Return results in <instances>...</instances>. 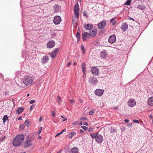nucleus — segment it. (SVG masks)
<instances>
[{"instance_id":"nucleus-1","label":"nucleus","mask_w":153,"mask_h":153,"mask_svg":"<svg viewBox=\"0 0 153 153\" xmlns=\"http://www.w3.org/2000/svg\"><path fill=\"white\" fill-rule=\"evenodd\" d=\"M24 139V136L23 134H20L17 135L13 139L12 143L15 146H18L20 145Z\"/></svg>"},{"instance_id":"nucleus-2","label":"nucleus","mask_w":153,"mask_h":153,"mask_svg":"<svg viewBox=\"0 0 153 153\" xmlns=\"http://www.w3.org/2000/svg\"><path fill=\"white\" fill-rule=\"evenodd\" d=\"M33 78L31 76H26L25 77L23 80V84L26 87L28 85L31 84L33 82Z\"/></svg>"},{"instance_id":"nucleus-3","label":"nucleus","mask_w":153,"mask_h":153,"mask_svg":"<svg viewBox=\"0 0 153 153\" xmlns=\"http://www.w3.org/2000/svg\"><path fill=\"white\" fill-rule=\"evenodd\" d=\"M114 125H115L111 124L107 125V127L109 128L110 132L112 134L117 132V129L114 127Z\"/></svg>"},{"instance_id":"nucleus-4","label":"nucleus","mask_w":153,"mask_h":153,"mask_svg":"<svg viewBox=\"0 0 153 153\" xmlns=\"http://www.w3.org/2000/svg\"><path fill=\"white\" fill-rule=\"evenodd\" d=\"M79 6L78 2H77L76 3L74 6V15L76 16L77 18H78L79 16Z\"/></svg>"},{"instance_id":"nucleus-5","label":"nucleus","mask_w":153,"mask_h":153,"mask_svg":"<svg viewBox=\"0 0 153 153\" xmlns=\"http://www.w3.org/2000/svg\"><path fill=\"white\" fill-rule=\"evenodd\" d=\"M61 21V17L59 16H56L54 17L53 22L56 25L59 24Z\"/></svg>"},{"instance_id":"nucleus-6","label":"nucleus","mask_w":153,"mask_h":153,"mask_svg":"<svg viewBox=\"0 0 153 153\" xmlns=\"http://www.w3.org/2000/svg\"><path fill=\"white\" fill-rule=\"evenodd\" d=\"M90 37V33L87 32H85L82 34L83 40L84 41L88 40Z\"/></svg>"},{"instance_id":"nucleus-7","label":"nucleus","mask_w":153,"mask_h":153,"mask_svg":"<svg viewBox=\"0 0 153 153\" xmlns=\"http://www.w3.org/2000/svg\"><path fill=\"white\" fill-rule=\"evenodd\" d=\"M104 90L102 89H97L95 91V94L96 95L101 96L102 95Z\"/></svg>"},{"instance_id":"nucleus-8","label":"nucleus","mask_w":153,"mask_h":153,"mask_svg":"<svg viewBox=\"0 0 153 153\" xmlns=\"http://www.w3.org/2000/svg\"><path fill=\"white\" fill-rule=\"evenodd\" d=\"M136 104L135 100L132 99L129 100L128 102V105L130 107H133Z\"/></svg>"},{"instance_id":"nucleus-9","label":"nucleus","mask_w":153,"mask_h":153,"mask_svg":"<svg viewBox=\"0 0 153 153\" xmlns=\"http://www.w3.org/2000/svg\"><path fill=\"white\" fill-rule=\"evenodd\" d=\"M55 42L53 40L49 41L47 43V47L48 48H52L54 46Z\"/></svg>"},{"instance_id":"nucleus-10","label":"nucleus","mask_w":153,"mask_h":153,"mask_svg":"<svg viewBox=\"0 0 153 153\" xmlns=\"http://www.w3.org/2000/svg\"><path fill=\"white\" fill-rule=\"evenodd\" d=\"M89 82L90 83L93 85H95L98 82L96 77L92 76L91 77L89 78Z\"/></svg>"},{"instance_id":"nucleus-11","label":"nucleus","mask_w":153,"mask_h":153,"mask_svg":"<svg viewBox=\"0 0 153 153\" xmlns=\"http://www.w3.org/2000/svg\"><path fill=\"white\" fill-rule=\"evenodd\" d=\"M91 71L94 75H97L99 74V71L97 67H94L91 69Z\"/></svg>"},{"instance_id":"nucleus-12","label":"nucleus","mask_w":153,"mask_h":153,"mask_svg":"<svg viewBox=\"0 0 153 153\" xmlns=\"http://www.w3.org/2000/svg\"><path fill=\"white\" fill-rule=\"evenodd\" d=\"M116 40V37L115 35H113L110 36L108 40V42L111 44L114 43Z\"/></svg>"},{"instance_id":"nucleus-13","label":"nucleus","mask_w":153,"mask_h":153,"mask_svg":"<svg viewBox=\"0 0 153 153\" xmlns=\"http://www.w3.org/2000/svg\"><path fill=\"white\" fill-rule=\"evenodd\" d=\"M95 140L97 143H101L103 140V138L102 136L100 134H98Z\"/></svg>"},{"instance_id":"nucleus-14","label":"nucleus","mask_w":153,"mask_h":153,"mask_svg":"<svg viewBox=\"0 0 153 153\" xmlns=\"http://www.w3.org/2000/svg\"><path fill=\"white\" fill-rule=\"evenodd\" d=\"M97 26L99 29H103L105 26V21L103 20L98 23Z\"/></svg>"},{"instance_id":"nucleus-15","label":"nucleus","mask_w":153,"mask_h":153,"mask_svg":"<svg viewBox=\"0 0 153 153\" xmlns=\"http://www.w3.org/2000/svg\"><path fill=\"white\" fill-rule=\"evenodd\" d=\"M49 59L47 55L44 56L41 59V62L42 64L46 63L48 62Z\"/></svg>"},{"instance_id":"nucleus-16","label":"nucleus","mask_w":153,"mask_h":153,"mask_svg":"<svg viewBox=\"0 0 153 153\" xmlns=\"http://www.w3.org/2000/svg\"><path fill=\"white\" fill-rule=\"evenodd\" d=\"M61 10V6L58 5H56L53 6V10L55 12H58L60 11Z\"/></svg>"},{"instance_id":"nucleus-17","label":"nucleus","mask_w":153,"mask_h":153,"mask_svg":"<svg viewBox=\"0 0 153 153\" xmlns=\"http://www.w3.org/2000/svg\"><path fill=\"white\" fill-rule=\"evenodd\" d=\"M128 25L126 23H125L123 24L121 27V29L123 30V31H125L128 29Z\"/></svg>"},{"instance_id":"nucleus-18","label":"nucleus","mask_w":153,"mask_h":153,"mask_svg":"<svg viewBox=\"0 0 153 153\" xmlns=\"http://www.w3.org/2000/svg\"><path fill=\"white\" fill-rule=\"evenodd\" d=\"M24 144L25 147H27L30 146L32 144V143L30 140H27L25 141Z\"/></svg>"},{"instance_id":"nucleus-19","label":"nucleus","mask_w":153,"mask_h":153,"mask_svg":"<svg viewBox=\"0 0 153 153\" xmlns=\"http://www.w3.org/2000/svg\"><path fill=\"white\" fill-rule=\"evenodd\" d=\"M84 27L86 30H91L93 28V25L91 24H85L84 26Z\"/></svg>"},{"instance_id":"nucleus-20","label":"nucleus","mask_w":153,"mask_h":153,"mask_svg":"<svg viewBox=\"0 0 153 153\" xmlns=\"http://www.w3.org/2000/svg\"><path fill=\"white\" fill-rule=\"evenodd\" d=\"M70 153H79V149L76 147L72 148L70 150Z\"/></svg>"},{"instance_id":"nucleus-21","label":"nucleus","mask_w":153,"mask_h":153,"mask_svg":"<svg viewBox=\"0 0 153 153\" xmlns=\"http://www.w3.org/2000/svg\"><path fill=\"white\" fill-rule=\"evenodd\" d=\"M148 103L149 105L153 106V97H151L148 98Z\"/></svg>"},{"instance_id":"nucleus-22","label":"nucleus","mask_w":153,"mask_h":153,"mask_svg":"<svg viewBox=\"0 0 153 153\" xmlns=\"http://www.w3.org/2000/svg\"><path fill=\"white\" fill-rule=\"evenodd\" d=\"M97 33V30L95 29L93 30L91 33L90 34V36L91 37H94L96 35Z\"/></svg>"},{"instance_id":"nucleus-23","label":"nucleus","mask_w":153,"mask_h":153,"mask_svg":"<svg viewBox=\"0 0 153 153\" xmlns=\"http://www.w3.org/2000/svg\"><path fill=\"white\" fill-rule=\"evenodd\" d=\"M24 110V108L22 107L18 108L16 111V113L19 114L22 113Z\"/></svg>"},{"instance_id":"nucleus-24","label":"nucleus","mask_w":153,"mask_h":153,"mask_svg":"<svg viewBox=\"0 0 153 153\" xmlns=\"http://www.w3.org/2000/svg\"><path fill=\"white\" fill-rule=\"evenodd\" d=\"M76 134V133L75 131L71 132L68 134V137L69 139H72L73 136Z\"/></svg>"},{"instance_id":"nucleus-25","label":"nucleus","mask_w":153,"mask_h":153,"mask_svg":"<svg viewBox=\"0 0 153 153\" xmlns=\"http://www.w3.org/2000/svg\"><path fill=\"white\" fill-rule=\"evenodd\" d=\"M81 66L82 68V72H83V73L84 74L86 70L85 64L84 63H82V64Z\"/></svg>"},{"instance_id":"nucleus-26","label":"nucleus","mask_w":153,"mask_h":153,"mask_svg":"<svg viewBox=\"0 0 153 153\" xmlns=\"http://www.w3.org/2000/svg\"><path fill=\"white\" fill-rule=\"evenodd\" d=\"M3 123H4L6 121L8 120V117L7 115H5L3 118L2 119Z\"/></svg>"},{"instance_id":"nucleus-27","label":"nucleus","mask_w":153,"mask_h":153,"mask_svg":"<svg viewBox=\"0 0 153 153\" xmlns=\"http://www.w3.org/2000/svg\"><path fill=\"white\" fill-rule=\"evenodd\" d=\"M137 8L139 9L142 10L145 9L146 8V7L145 6L143 5H138L137 6Z\"/></svg>"},{"instance_id":"nucleus-28","label":"nucleus","mask_w":153,"mask_h":153,"mask_svg":"<svg viewBox=\"0 0 153 153\" xmlns=\"http://www.w3.org/2000/svg\"><path fill=\"white\" fill-rule=\"evenodd\" d=\"M101 56L102 58L105 59V50L104 51L101 52Z\"/></svg>"},{"instance_id":"nucleus-29","label":"nucleus","mask_w":153,"mask_h":153,"mask_svg":"<svg viewBox=\"0 0 153 153\" xmlns=\"http://www.w3.org/2000/svg\"><path fill=\"white\" fill-rule=\"evenodd\" d=\"M110 22L112 23L113 25H114L117 23L116 21L115 20L114 18H113L111 20Z\"/></svg>"},{"instance_id":"nucleus-30","label":"nucleus","mask_w":153,"mask_h":153,"mask_svg":"<svg viewBox=\"0 0 153 153\" xmlns=\"http://www.w3.org/2000/svg\"><path fill=\"white\" fill-rule=\"evenodd\" d=\"M57 100L58 102V103L59 104H61L62 102V101L61 99V98L59 96H57Z\"/></svg>"},{"instance_id":"nucleus-31","label":"nucleus","mask_w":153,"mask_h":153,"mask_svg":"<svg viewBox=\"0 0 153 153\" xmlns=\"http://www.w3.org/2000/svg\"><path fill=\"white\" fill-rule=\"evenodd\" d=\"M98 134V133H96L94 134H91V136L93 138H96V137H97V136Z\"/></svg>"},{"instance_id":"nucleus-32","label":"nucleus","mask_w":153,"mask_h":153,"mask_svg":"<svg viewBox=\"0 0 153 153\" xmlns=\"http://www.w3.org/2000/svg\"><path fill=\"white\" fill-rule=\"evenodd\" d=\"M81 49L82 51V53L85 54V51L84 47L83 45H82L81 47Z\"/></svg>"},{"instance_id":"nucleus-33","label":"nucleus","mask_w":153,"mask_h":153,"mask_svg":"<svg viewBox=\"0 0 153 153\" xmlns=\"http://www.w3.org/2000/svg\"><path fill=\"white\" fill-rule=\"evenodd\" d=\"M25 127V125L24 124H21L20 125L19 129L20 130H23Z\"/></svg>"},{"instance_id":"nucleus-34","label":"nucleus","mask_w":153,"mask_h":153,"mask_svg":"<svg viewBox=\"0 0 153 153\" xmlns=\"http://www.w3.org/2000/svg\"><path fill=\"white\" fill-rule=\"evenodd\" d=\"M76 36L77 38L78 41H79L80 40V34L79 33L77 32L76 35Z\"/></svg>"},{"instance_id":"nucleus-35","label":"nucleus","mask_w":153,"mask_h":153,"mask_svg":"<svg viewBox=\"0 0 153 153\" xmlns=\"http://www.w3.org/2000/svg\"><path fill=\"white\" fill-rule=\"evenodd\" d=\"M30 122L27 120H26L24 122V125L28 127L29 126Z\"/></svg>"},{"instance_id":"nucleus-36","label":"nucleus","mask_w":153,"mask_h":153,"mask_svg":"<svg viewBox=\"0 0 153 153\" xmlns=\"http://www.w3.org/2000/svg\"><path fill=\"white\" fill-rule=\"evenodd\" d=\"M59 50L58 48H57L55 49L51 53L52 54L56 55L57 52Z\"/></svg>"},{"instance_id":"nucleus-37","label":"nucleus","mask_w":153,"mask_h":153,"mask_svg":"<svg viewBox=\"0 0 153 153\" xmlns=\"http://www.w3.org/2000/svg\"><path fill=\"white\" fill-rule=\"evenodd\" d=\"M48 54L50 56L51 58L52 59L55 57L56 56V55L53 54L52 53H49Z\"/></svg>"},{"instance_id":"nucleus-38","label":"nucleus","mask_w":153,"mask_h":153,"mask_svg":"<svg viewBox=\"0 0 153 153\" xmlns=\"http://www.w3.org/2000/svg\"><path fill=\"white\" fill-rule=\"evenodd\" d=\"M80 120H88V118L87 117H81L80 118Z\"/></svg>"},{"instance_id":"nucleus-39","label":"nucleus","mask_w":153,"mask_h":153,"mask_svg":"<svg viewBox=\"0 0 153 153\" xmlns=\"http://www.w3.org/2000/svg\"><path fill=\"white\" fill-rule=\"evenodd\" d=\"M51 116L52 117H53L54 118L55 117V114L54 111H51Z\"/></svg>"},{"instance_id":"nucleus-40","label":"nucleus","mask_w":153,"mask_h":153,"mask_svg":"<svg viewBox=\"0 0 153 153\" xmlns=\"http://www.w3.org/2000/svg\"><path fill=\"white\" fill-rule=\"evenodd\" d=\"M131 3V0H127L126 3L125 4H126L127 5H130Z\"/></svg>"},{"instance_id":"nucleus-41","label":"nucleus","mask_w":153,"mask_h":153,"mask_svg":"<svg viewBox=\"0 0 153 153\" xmlns=\"http://www.w3.org/2000/svg\"><path fill=\"white\" fill-rule=\"evenodd\" d=\"M42 129V127H40L39 128V130L38 131V134H39L41 132Z\"/></svg>"},{"instance_id":"nucleus-42","label":"nucleus","mask_w":153,"mask_h":153,"mask_svg":"<svg viewBox=\"0 0 153 153\" xmlns=\"http://www.w3.org/2000/svg\"><path fill=\"white\" fill-rule=\"evenodd\" d=\"M81 127L84 130H85V131L87 130L88 129L86 127L84 126H82Z\"/></svg>"},{"instance_id":"nucleus-43","label":"nucleus","mask_w":153,"mask_h":153,"mask_svg":"<svg viewBox=\"0 0 153 153\" xmlns=\"http://www.w3.org/2000/svg\"><path fill=\"white\" fill-rule=\"evenodd\" d=\"M133 122L134 123H139V122L138 120H134L133 121Z\"/></svg>"},{"instance_id":"nucleus-44","label":"nucleus","mask_w":153,"mask_h":153,"mask_svg":"<svg viewBox=\"0 0 153 153\" xmlns=\"http://www.w3.org/2000/svg\"><path fill=\"white\" fill-rule=\"evenodd\" d=\"M5 137H6L5 136L3 137H2V138H1L0 139V140L2 142L5 139Z\"/></svg>"},{"instance_id":"nucleus-45","label":"nucleus","mask_w":153,"mask_h":153,"mask_svg":"<svg viewBox=\"0 0 153 153\" xmlns=\"http://www.w3.org/2000/svg\"><path fill=\"white\" fill-rule=\"evenodd\" d=\"M34 106H35V105H31V106L30 107L29 110L30 111H31L32 109V108H33L34 107Z\"/></svg>"},{"instance_id":"nucleus-46","label":"nucleus","mask_w":153,"mask_h":153,"mask_svg":"<svg viewBox=\"0 0 153 153\" xmlns=\"http://www.w3.org/2000/svg\"><path fill=\"white\" fill-rule=\"evenodd\" d=\"M94 113V111H91L89 112V114L92 115Z\"/></svg>"},{"instance_id":"nucleus-47","label":"nucleus","mask_w":153,"mask_h":153,"mask_svg":"<svg viewBox=\"0 0 153 153\" xmlns=\"http://www.w3.org/2000/svg\"><path fill=\"white\" fill-rule=\"evenodd\" d=\"M77 124V122L76 121H75L72 123V125L74 126H76Z\"/></svg>"},{"instance_id":"nucleus-48","label":"nucleus","mask_w":153,"mask_h":153,"mask_svg":"<svg viewBox=\"0 0 153 153\" xmlns=\"http://www.w3.org/2000/svg\"><path fill=\"white\" fill-rule=\"evenodd\" d=\"M132 124L129 123L127 125V126L128 127H130L132 126Z\"/></svg>"},{"instance_id":"nucleus-49","label":"nucleus","mask_w":153,"mask_h":153,"mask_svg":"<svg viewBox=\"0 0 153 153\" xmlns=\"http://www.w3.org/2000/svg\"><path fill=\"white\" fill-rule=\"evenodd\" d=\"M35 102V100H32L30 101V104H32Z\"/></svg>"},{"instance_id":"nucleus-50","label":"nucleus","mask_w":153,"mask_h":153,"mask_svg":"<svg viewBox=\"0 0 153 153\" xmlns=\"http://www.w3.org/2000/svg\"><path fill=\"white\" fill-rule=\"evenodd\" d=\"M83 124L85 126H87L88 125V123L87 122H84L83 123Z\"/></svg>"},{"instance_id":"nucleus-51","label":"nucleus","mask_w":153,"mask_h":153,"mask_svg":"<svg viewBox=\"0 0 153 153\" xmlns=\"http://www.w3.org/2000/svg\"><path fill=\"white\" fill-rule=\"evenodd\" d=\"M70 101L71 103L72 104H73V103H74V101L73 100H70Z\"/></svg>"},{"instance_id":"nucleus-52","label":"nucleus","mask_w":153,"mask_h":153,"mask_svg":"<svg viewBox=\"0 0 153 153\" xmlns=\"http://www.w3.org/2000/svg\"><path fill=\"white\" fill-rule=\"evenodd\" d=\"M124 121L126 123H128L129 122V120L128 119H125L124 120Z\"/></svg>"},{"instance_id":"nucleus-53","label":"nucleus","mask_w":153,"mask_h":153,"mask_svg":"<svg viewBox=\"0 0 153 153\" xmlns=\"http://www.w3.org/2000/svg\"><path fill=\"white\" fill-rule=\"evenodd\" d=\"M83 15L84 16H86L87 18H88V16L87 15H86V14H85V12H83Z\"/></svg>"},{"instance_id":"nucleus-54","label":"nucleus","mask_w":153,"mask_h":153,"mask_svg":"<svg viewBox=\"0 0 153 153\" xmlns=\"http://www.w3.org/2000/svg\"><path fill=\"white\" fill-rule=\"evenodd\" d=\"M92 128H89V130H88V131L89 132H92Z\"/></svg>"},{"instance_id":"nucleus-55","label":"nucleus","mask_w":153,"mask_h":153,"mask_svg":"<svg viewBox=\"0 0 153 153\" xmlns=\"http://www.w3.org/2000/svg\"><path fill=\"white\" fill-rule=\"evenodd\" d=\"M79 131L80 133H84V131L82 129L79 130Z\"/></svg>"},{"instance_id":"nucleus-56","label":"nucleus","mask_w":153,"mask_h":153,"mask_svg":"<svg viewBox=\"0 0 153 153\" xmlns=\"http://www.w3.org/2000/svg\"><path fill=\"white\" fill-rule=\"evenodd\" d=\"M22 119V117L20 116L18 118V120H21Z\"/></svg>"},{"instance_id":"nucleus-57","label":"nucleus","mask_w":153,"mask_h":153,"mask_svg":"<svg viewBox=\"0 0 153 153\" xmlns=\"http://www.w3.org/2000/svg\"><path fill=\"white\" fill-rule=\"evenodd\" d=\"M62 134V132H60V133H58L56 135V136H59V135Z\"/></svg>"},{"instance_id":"nucleus-58","label":"nucleus","mask_w":153,"mask_h":153,"mask_svg":"<svg viewBox=\"0 0 153 153\" xmlns=\"http://www.w3.org/2000/svg\"><path fill=\"white\" fill-rule=\"evenodd\" d=\"M79 101L80 103H82V100L81 99H79Z\"/></svg>"},{"instance_id":"nucleus-59","label":"nucleus","mask_w":153,"mask_h":153,"mask_svg":"<svg viewBox=\"0 0 153 153\" xmlns=\"http://www.w3.org/2000/svg\"><path fill=\"white\" fill-rule=\"evenodd\" d=\"M67 120V119L66 118H65L63 120H62V121L64 122L65 120Z\"/></svg>"},{"instance_id":"nucleus-60","label":"nucleus","mask_w":153,"mask_h":153,"mask_svg":"<svg viewBox=\"0 0 153 153\" xmlns=\"http://www.w3.org/2000/svg\"><path fill=\"white\" fill-rule=\"evenodd\" d=\"M71 64V62H68L67 65V66H69Z\"/></svg>"},{"instance_id":"nucleus-61","label":"nucleus","mask_w":153,"mask_h":153,"mask_svg":"<svg viewBox=\"0 0 153 153\" xmlns=\"http://www.w3.org/2000/svg\"><path fill=\"white\" fill-rule=\"evenodd\" d=\"M82 121H80L79 122V125L81 126L82 125Z\"/></svg>"},{"instance_id":"nucleus-62","label":"nucleus","mask_w":153,"mask_h":153,"mask_svg":"<svg viewBox=\"0 0 153 153\" xmlns=\"http://www.w3.org/2000/svg\"><path fill=\"white\" fill-rule=\"evenodd\" d=\"M129 19L132 20L133 21H134V19L132 18L129 17L128 19Z\"/></svg>"},{"instance_id":"nucleus-63","label":"nucleus","mask_w":153,"mask_h":153,"mask_svg":"<svg viewBox=\"0 0 153 153\" xmlns=\"http://www.w3.org/2000/svg\"><path fill=\"white\" fill-rule=\"evenodd\" d=\"M42 117H40L39 118V121L40 122H41L42 121Z\"/></svg>"},{"instance_id":"nucleus-64","label":"nucleus","mask_w":153,"mask_h":153,"mask_svg":"<svg viewBox=\"0 0 153 153\" xmlns=\"http://www.w3.org/2000/svg\"><path fill=\"white\" fill-rule=\"evenodd\" d=\"M66 131V129H63L61 132H62V133L64 131Z\"/></svg>"}]
</instances>
